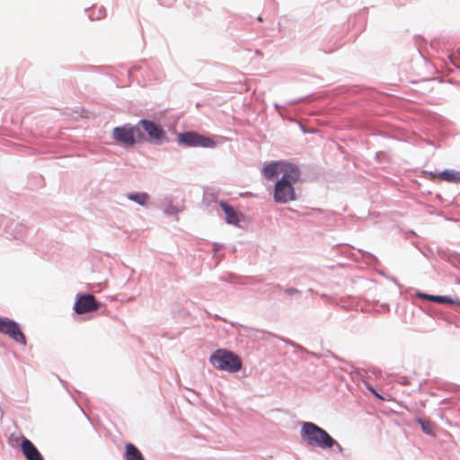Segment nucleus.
<instances>
[{
	"label": "nucleus",
	"instance_id": "1",
	"mask_svg": "<svg viewBox=\"0 0 460 460\" xmlns=\"http://www.w3.org/2000/svg\"><path fill=\"white\" fill-rule=\"evenodd\" d=\"M301 437L308 445L322 449H332L341 454L343 447L325 429L313 422H304L301 429Z\"/></svg>",
	"mask_w": 460,
	"mask_h": 460
},
{
	"label": "nucleus",
	"instance_id": "2",
	"mask_svg": "<svg viewBox=\"0 0 460 460\" xmlns=\"http://www.w3.org/2000/svg\"><path fill=\"white\" fill-rule=\"evenodd\" d=\"M209 362L214 367L229 373H235L242 368L240 357L224 349L214 351L209 357Z\"/></svg>",
	"mask_w": 460,
	"mask_h": 460
},
{
	"label": "nucleus",
	"instance_id": "3",
	"mask_svg": "<svg viewBox=\"0 0 460 460\" xmlns=\"http://www.w3.org/2000/svg\"><path fill=\"white\" fill-rule=\"evenodd\" d=\"M178 143L188 147L214 148L217 146V143L211 137L200 135L196 131L180 133Z\"/></svg>",
	"mask_w": 460,
	"mask_h": 460
},
{
	"label": "nucleus",
	"instance_id": "4",
	"mask_svg": "<svg viewBox=\"0 0 460 460\" xmlns=\"http://www.w3.org/2000/svg\"><path fill=\"white\" fill-rule=\"evenodd\" d=\"M138 125H142V129L147 135L146 141L154 145H162L168 141L166 132L163 127L150 119H141Z\"/></svg>",
	"mask_w": 460,
	"mask_h": 460
},
{
	"label": "nucleus",
	"instance_id": "5",
	"mask_svg": "<svg viewBox=\"0 0 460 460\" xmlns=\"http://www.w3.org/2000/svg\"><path fill=\"white\" fill-rule=\"evenodd\" d=\"M274 201L279 204H287L296 199L294 184L288 180L279 179L275 183Z\"/></svg>",
	"mask_w": 460,
	"mask_h": 460
},
{
	"label": "nucleus",
	"instance_id": "6",
	"mask_svg": "<svg viewBox=\"0 0 460 460\" xmlns=\"http://www.w3.org/2000/svg\"><path fill=\"white\" fill-rule=\"evenodd\" d=\"M133 124L125 123L115 127L111 132L112 139L121 146L128 148L136 145L137 139L132 135Z\"/></svg>",
	"mask_w": 460,
	"mask_h": 460
},
{
	"label": "nucleus",
	"instance_id": "7",
	"mask_svg": "<svg viewBox=\"0 0 460 460\" xmlns=\"http://www.w3.org/2000/svg\"><path fill=\"white\" fill-rule=\"evenodd\" d=\"M0 332L8 335L16 342L25 345L26 338L20 325L13 320L0 317Z\"/></svg>",
	"mask_w": 460,
	"mask_h": 460
},
{
	"label": "nucleus",
	"instance_id": "8",
	"mask_svg": "<svg viewBox=\"0 0 460 460\" xmlns=\"http://www.w3.org/2000/svg\"><path fill=\"white\" fill-rule=\"evenodd\" d=\"M99 308V303L92 294L77 295L74 310L78 314L93 312Z\"/></svg>",
	"mask_w": 460,
	"mask_h": 460
},
{
	"label": "nucleus",
	"instance_id": "9",
	"mask_svg": "<svg viewBox=\"0 0 460 460\" xmlns=\"http://www.w3.org/2000/svg\"><path fill=\"white\" fill-rule=\"evenodd\" d=\"M26 226L15 220H10L4 226V233L7 238L23 240L26 236Z\"/></svg>",
	"mask_w": 460,
	"mask_h": 460
},
{
	"label": "nucleus",
	"instance_id": "10",
	"mask_svg": "<svg viewBox=\"0 0 460 460\" xmlns=\"http://www.w3.org/2000/svg\"><path fill=\"white\" fill-rule=\"evenodd\" d=\"M21 449L27 460H44L37 447L26 438L22 440Z\"/></svg>",
	"mask_w": 460,
	"mask_h": 460
},
{
	"label": "nucleus",
	"instance_id": "11",
	"mask_svg": "<svg viewBox=\"0 0 460 460\" xmlns=\"http://www.w3.org/2000/svg\"><path fill=\"white\" fill-rule=\"evenodd\" d=\"M282 176L280 179L288 180L289 182L296 183L301 176V171L297 165L293 164H286L280 169Z\"/></svg>",
	"mask_w": 460,
	"mask_h": 460
},
{
	"label": "nucleus",
	"instance_id": "12",
	"mask_svg": "<svg viewBox=\"0 0 460 460\" xmlns=\"http://www.w3.org/2000/svg\"><path fill=\"white\" fill-rule=\"evenodd\" d=\"M219 205L226 214V222L229 225L237 226L239 216L234 208L225 200H220Z\"/></svg>",
	"mask_w": 460,
	"mask_h": 460
},
{
	"label": "nucleus",
	"instance_id": "13",
	"mask_svg": "<svg viewBox=\"0 0 460 460\" xmlns=\"http://www.w3.org/2000/svg\"><path fill=\"white\" fill-rule=\"evenodd\" d=\"M417 296L424 298L426 300L437 302L439 304H455L456 302L446 296H435V295H429L422 292H417ZM458 305H460V302H456Z\"/></svg>",
	"mask_w": 460,
	"mask_h": 460
},
{
	"label": "nucleus",
	"instance_id": "14",
	"mask_svg": "<svg viewBox=\"0 0 460 460\" xmlns=\"http://www.w3.org/2000/svg\"><path fill=\"white\" fill-rule=\"evenodd\" d=\"M128 200H131L142 207L146 206L149 195L146 192H129L126 194Z\"/></svg>",
	"mask_w": 460,
	"mask_h": 460
},
{
	"label": "nucleus",
	"instance_id": "15",
	"mask_svg": "<svg viewBox=\"0 0 460 460\" xmlns=\"http://www.w3.org/2000/svg\"><path fill=\"white\" fill-rule=\"evenodd\" d=\"M438 177L448 182H460V171L446 169L439 172Z\"/></svg>",
	"mask_w": 460,
	"mask_h": 460
},
{
	"label": "nucleus",
	"instance_id": "16",
	"mask_svg": "<svg viewBox=\"0 0 460 460\" xmlns=\"http://www.w3.org/2000/svg\"><path fill=\"white\" fill-rule=\"evenodd\" d=\"M125 458L126 460H144L139 449L130 443L126 445Z\"/></svg>",
	"mask_w": 460,
	"mask_h": 460
},
{
	"label": "nucleus",
	"instance_id": "17",
	"mask_svg": "<svg viewBox=\"0 0 460 460\" xmlns=\"http://www.w3.org/2000/svg\"><path fill=\"white\" fill-rule=\"evenodd\" d=\"M279 166V163L273 162L263 167L262 172L264 177L268 180H272L279 172H280Z\"/></svg>",
	"mask_w": 460,
	"mask_h": 460
},
{
	"label": "nucleus",
	"instance_id": "18",
	"mask_svg": "<svg viewBox=\"0 0 460 460\" xmlns=\"http://www.w3.org/2000/svg\"><path fill=\"white\" fill-rule=\"evenodd\" d=\"M415 421L419 423L421 427L422 431L429 436H434V431L432 428V424L429 420H423L421 418H415Z\"/></svg>",
	"mask_w": 460,
	"mask_h": 460
},
{
	"label": "nucleus",
	"instance_id": "19",
	"mask_svg": "<svg viewBox=\"0 0 460 460\" xmlns=\"http://www.w3.org/2000/svg\"><path fill=\"white\" fill-rule=\"evenodd\" d=\"M132 135L136 137L137 142L146 141V132L142 129V125H138V121L133 125Z\"/></svg>",
	"mask_w": 460,
	"mask_h": 460
},
{
	"label": "nucleus",
	"instance_id": "20",
	"mask_svg": "<svg viewBox=\"0 0 460 460\" xmlns=\"http://www.w3.org/2000/svg\"><path fill=\"white\" fill-rule=\"evenodd\" d=\"M343 32H344V31H335V33L332 35V38L335 39V42L333 43V47L329 48L326 51L332 52L336 49L343 46L344 42L343 41L340 42L341 39L343 36Z\"/></svg>",
	"mask_w": 460,
	"mask_h": 460
},
{
	"label": "nucleus",
	"instance_id": "21",
	"mask_svg": "<svg viewBox=\"0 0 460 460\" xmlns=\"http://www.w3.org/2000/svg\"><path fill=\"white\" fill-rule=\"evenodd\" d=\"M179 211L180 209L172 203L168 204L164 209V213L168 216L176 215Z\"/></svg>",
	"mask_w": 460,
	"mask_h": 460
},
{
	"label": "nucleus",
	"instance_id": "22",
	"mask_svg": "<svg viewBox=\"0 0 460 460\" xmlns=\"http://www.w3.org/2000/svg\"><path fill=\"white\" fill-rule=\"evenodd\" d=\"M301 291L296 288H287L284 289V294L288 296H294L296 295L300 294Z\"/></svg>",
	"mask_w": 460,
	"mask_h": 460
},
{
	"label": "nucleus",
	"instance_id": "23",
	"mask_svg": "<svg viewBox=\"0 0 460 460\" xmlns=\"http://www.w3.org/2000/svg\"><path fill=\"white\" fill-rule=\"evenodd\" d=\"M301 100H302V99L294 100V101L289 102L288 104V105H293V104H295V103H296V102H300Z\"/></svg>",
	"mask_w": 460,
	"mask_h": 460
},
{
	"label": "nucleus",
	"instance_id": "24",
	"mask_svg": "<svg viewBox=\"0 0 460 460\" xmlns=\"http://www.w3.org/2000/svg\"><path fill=\"white\" fill-rule=\"evenodd\" d=\"M274 108H275L277 111H279V110L282 108V106H280V105H279V104H278V103H275V104H274Z\"/></svg>",
	"mask_w": 460,
	"mask_h": 460
},
{
	"label": "nucleus",
	"instance_id": "25",
	"mask_svg": "<svg viewBox=\"0 0 460 460\" xmlns=\"http://www.w3.org/2000/svg\"><path fill=\"white\" fill-rule=\"evenodd\" d=\"M274 287L277 288H281V286L279 284H277Z\"/></svg>",
	"mask_w": 460,
	"mask_h": 460
},
{
	"label": "nucleus",
	"instance_id": "26",
	"mask_svg": "<svg viewBox=\"0 0 460 460\" xmlns=\"http://www.w3.org/2000/svg\"><path fill=\"white\" fill-rule=\"evenodd\" d=\"M372 393H374L375 394L377 395V394L376 393V391L374 389H371Z\"/></svg>",
	"mask_w": 460,
	"mask_h": 460
},
{
	"label": "nucleus",
	"instance_id": "27",
	"mask_svg": "<svg viewBox=\"0 0 460 460\" xmlns=\"http://www.w3.org/2000/svg\"><path fill=\"white\" fill-rule=\"evenodd\" d=\"M457 51L460 53V48H458Z\"/></svg>",
	"mask_w": 460,
	"mask_h": 460
}]
</instances>
